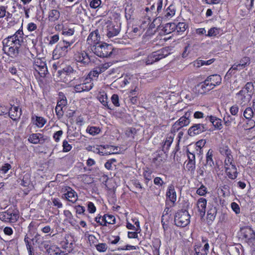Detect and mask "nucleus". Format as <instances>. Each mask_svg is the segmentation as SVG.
<instances>
[{
  "mask_svg": "<svg viewBox=\"0 0 255 255\" xmlns=\"http://www.w3.org/2000/svg\"><path fill=\"white\" fill-rule=\"evenodd\" d=\"M42 239L43 238L37 233L32 239H30V240L32 242L33 245H37L39 246Z\"/></svg>",
  "mask_w": 255,
  "mask_h": 255,
  "instance_id": "nucleus-42",
  "label": "nucleus"
},
{
  "mask_svg": "<svg viewBox=\"0 0 255 255\" xmlns=\"http://www.w3.org/2000/svg\"><path fill=\"white\" fill-rule=\"evenodd\" d=\"M45 66H46V64L45 62H43L40 59H37L34 61L33 68L35 70H39L40 68H41Z\"/></svg>",
  "mask_w": 255,
  "mask_h": 255,
  "instance_id": "nucleus-34",
  "label": "nucleus"
},
{
  "mask_svg": "<svg viewBox=\"0 0 255 255\" xmlns=\"http://www.w3.org/2000/svg\"><path fill=\"white\" fill-rule=\"evenodd\" d=\"M175 30V24L174 23H166L162 29V30L165 34L170 33Z\"/></svg>",
  "mask_w": 255,
  "mask_h": 255,
  "instance_id": "nucleus-27",
  "label": "nucleus"
},
{
  "mask_svg": "<svg viewBox=\"0 0 255 255\" xmlns=\"http://www.w3.org/2000/svg\"><path fill=\"white\" fill-rule=\"evenodd\" d=\"M113 104L116 107L120 106L119 96L117 94H114L111 97Z\"/></svg>",
  "mask_w": 255,
  "mask_h": 255,
  "instance_id": "nucleus-56",
  "label": "nucleus"
},
{
  "mask_svg": "<svg viewBox=\"0 0 255 255\" xmlns=\"http://www.w3.org/2000/svg\"><path fill=\"white\" fill-rule=\"evenodd\" d=\"M230 111L232 116H236L239 112V107L235 105L230 108Z\"/></svg>",
  "mask_w": 255,
  "mask_h": 255,
  "instance_id": "nucleus-61",
  "label": "nucleus"
},
{
  "mask_svg": "<svg viewBox=\"0 0 255 255\" xmlns=\"http://www.w3.org/2000/svg\"><path fill=\"white\" fill-rule=\"evenodd\" d=\"M111 64L110 63H105L104 64H102L97 67V71L98 73H103L105 70L108 69L110 66Z\"/></svg>",
  "mask_w": 255,
  "mask_h": 255,
  "instance_id": "nucleus-39",
  "label": "nucleus"
},
{
  "mask_svg": "<svg viewBox=\"0 0 255 255\" xmlns=\"http://www.w3.org/2000/svg\"><path fill=\"white\" fill-rule=\"evenodd\" d=\"M241 234L248 243H251L255 239V232L251 228L241 229Z\"/></svg>",
  "mask_w": 255,
  "mask_h": 255,
  "instance_id": "nucleus-10",
  "label": "nucleus"
},
{
  "mask_svg": "<svg viewBox=\"0 0 255 255\" xmlns=\"http://www.w3.org/2000/svg\"><path fill=\"white\" fill-rule=\"evenodd\" d=\"M217 211L216 207H212L207 212V219L213 221L215 218Z\"/></svg>",
  "mask_w": 255,
  "mask_h": 255,
  "instance_id": "nucleus-30",
  "label": "nucleus"
},
{
  "mask_svg": "<svg viewBox=\"0 0 255 255\" xmlns=\"http://www.w3.org/2000/svg\"><path fill=\"white\" fill-rule=\"evenodd\" d=\"M209 120L213 125V126L218 129L222 128L221 120L214 116H207L204 122H207Z\"/></svg>",
  "mask_w": 255,
  "mask_h": 255,
  "instance_id": "nucleus-15",
  "label": "nucleus"
},
{
  "mask_svg": "<svg viewBox=\"0 0 255 255\" xmlns=\"http://www.w3.org/2000/svg\"><path fill=\"white\" fill-rule=\"evenodd\" d=\"M92 50L100 57H108L112 56L114 49L111 45L102 43L93 46Z\"/></svg>",
  "mask_w": 255,
  "mask_h": 255,
  "instance_id": "nucleus-1",
  "label": "nucleus"
},
{
  "mask_svg": "<svg viewBox=\"0 0 255 255\" xmlns=\"http://www.w3.org/2000/svg\"><path fill=\"white\" fill-rule=\"evenodd\" d=\"M0 220L3 222L10 223L6 211L0 212Z\"/></svg>",
  "mask_w": 255,
  "mask_h": 255,
  "instance_id": "nucleus-50",
  "label": "nucleus"
},
{
  "mask_svg": "<svg viewBox=\"0 0 255 255\" xmlns=\"http://www.w3.org/2000/svg\"><path fill=\"white\" fill-rule=\"evenodd\" d=\"M13 37V36H10L7 38L3 39L2 41L3 46L11 47V46H12L13 44H14V45H18V46H20L21 43L19 42V40L16 41V39Z\"/></svg>",
  "mask_w": 255,
  "mask_h": 255,
  "instance_id": "nucleus-18",
  "label": "nucleus"
},
{
  "mask_svg": "<svg viewBox=\"0 0 255 255\" xmlns=\"http://www.w3.org/2000/svg\"><path fill=\"white\" fill-rule=\"evenodd\" d=\"M169 49V47H166L159 50L153 52L144 60L146 64H152L167 56L170 54Z\"/></svg>",
  "mask_w": 255,
  "mask_h": 255,
  "instance_id": "nucleus-2",
  "label": "nucleus"
},
{
  "mask_svg": "<svg viewBox=\"0 0 255 255\" xmlns=\"http://www.w3.org/2000/svg\"><path fill=\"white\" fill-rule=\"evenodd\" d=\"M177 122L179 124V125L182 128L189 125L190 121H187L183 118L182 117L177 121Z\"/></svg>",
  "mask_w": 255,
  "mask_h": 255,
  "instance_id": "nucleus-58",
  "label": "nucleus"
},
{
  "mask_svg": "<svg viewBox=\"0 0 255 255\" xmlns=\"http://www.w3.org/2000/svg\"><path fill=\"white\" fill-rule=\"evenodd\" d=\"M219 152L221 154L225 156L232 155L231 150L229 149L228 146L224 144H222L220 146Z\"/></svg>",
  "mask_w": 255,
  "mask_h": 255,
  "instance_id": "nucleus-25",
  "label": "nucleus"
},
{
  "mask_svg": "<svg viewBox=\"0 0 255 255\" xmlns=\"http://www.w3.org/2000/svg\"><path fill=\"white\" fill-rule=\"evenodd\" d=\"M63 131L62 130H60L56 131L54 133L53 137L56 142H58L59 141L60 137L63 134Z\"/></svg>",
  "mask_w": 255,
  "mask_h": 255,
  "instance_id": "nucleus-60",
  "label": "nucleus"
},
{
  "mask_svg": "<svg viewBox=\"0 0 255 255\" xmlns=\"http://www.w3.org/2000/svg\"><path fill=\"white\" fill-rule=\"evenodd\" d=\"M225 170L229 178L235 179L237 178L238 172L235 165H232L231 167L226 166Z\"/></svg>",
  "mask_w": 255,
  "mask_h": 255,
  "instance_id": "nucleus-17",
  "label": "nucleus"
},
{
  "mask_svg": "<svg viewBox=\"0 0 255 255\" xmlns=\"http://www.w3.org/2000/svg\"><path fill=\"white\" fill-rule=\"evenodd\" d=\"M195 255H207V253H206L204 250H201L200 247L195 248Z\"/></svg>",
  "mask_w": 255,
  "mask_h": 255,
  "instance_id": "nucleus-64",
  "label": "nucleus"
},
{
  "mask_svg": "<svg viewBox=\"0 0 255 255\" xmlns=\"http://www.w3.org/2000/svg\"><path fill=\"white\" fill-rule=\"evenodd\" d=\"M188 160L185 162L186 164V168L191 173H193L195 171V155L194 154L190 152L188 150H187Z\"/></svg>",
  "mask_w": 255,
  "mask_h": 255,
  "instance_id": "nucleus-8",
  "label": "nucleus"
},
{
  "mask_svg": "<svg viewBox=\"0 0 255 255\" xmlns=\"http://www.w3.org/2000/svg\"><path fill=\"white\" fill-rule=\"evenodd\" d=\"M207 130L208 127L206 123L195 124L188 129V133L190 136H193Z\"/></svg>",
  "mask_w": 255,
  "mask_h": 255,
  "instance_id": "nucleus-5",
  "label": "nucleus"
},
{
  "mask_svg": "<svg viewBox=\"0 0 255 255\" xmlns=\"http://www.w3.org/2000/svg\"><path fill=\"white\" fill-rule=\"evenodd\" d=\"M97 98L104 106L109 109L112 110L111 108L108 105V102L107 101L108 97L106 93H103V94H99L97 96Z\"/></svg>",
  "mask_w": 255,
  "mask_h": 255,
  "instance_id": "nucleus-21",
  "label": "nucleus"
},
{
  "mask_svg": "<svg viewBox=\"0 0 255 255\" xmlns=\"http://www.w3.org/2000/svg\"><path fill=\"white\" fill-rule=\"evenodd\" d=\"M221 77L218 74H215L208 76L204 81V83L206 86L215 87L217 85H219L221 83Z\"/></svg>",
  "mask_w": 255,
  "mask_h": 255,
  "instance_id": "nucleus-9",
  "label": "nucleus"
},
{
  "mask_svg": "<svg viewBox=\"0 0 255 255\" xmlns=\"http://www.w3.org/2000/svg\"><path fill=\"white\" fill-rule=\"evenodd\" d=\"M237 96L241 101V104L243 105H245L246 103L249 102L252 99L251 96H249L248 94H246V96L237 95Z\"/></svg>",
  "mask_w": 255,
  "mask_h": 255,
  "instance_id": "nucleus-36",
  "label": "nucleus"
},
{
  "mask_svg": "<svg viewBox=\"0 0 255 255\" xmlns=\"http://www.w3.org/2000/svg\"><path fill=\"white\" fill-rule=\"evenodd\" d=\"M233 158L232 155L226 156L225 159V168H226V166L231 167L232 165H234L233 163Z\"/></svg>",
  "mask_w": 255,
  "mask_h": 255,
  "instance_id": "nucleus-48",
  "label": "nucleus"
},
{
  "mask_svg": "<svg viewBox=\"0 0 255 255\" xmlns=\"http://www.w3.org/2000/svg\"><path fill=\"white\" fill-rule=\"evenodd\" d=\"M59 17V11L56 9H52L50 11L49 13L48 18L49 21L54 22L56 20H57Z\"/></svg>",
  "mask_w": 255,
  "mask_h": 255,
  "instance_id": "nucleus-24",
  "label": "nucleus"
},
{
  "mask_svg": "<svg viewBox=\"0 0 255 255\" xmlns=\"http://www.w3.org/2000/svg\"><path fill=\"white\" fill-rule=\"evenodd\" d=\"M55 112L58 119H60L63 116V108L61 107H58L56 106L55 108Z\"/></svg>",
  "mask_w": 255,
  "mask_h": 255,
  "instance_id": "nucleus-59",
  "label": "nucleus"
},
{
  "mask_svg": "<svg viewBox=\"0 0 255 255\" xmlns=\"http://www.w3.org/2000/svg\"><path fill=\"white\" fill-rule=\"evenodd\" d=\"M30 175L28 174H25L21 180V185L24 187H27L30 183Z\"/></svg>",
  "mask_w": 255,
  "mask_h": 255,
  "instance_id": "nucleus-43",
  "label": "nucleus"
},
{
  "mask_svg": "<svg viewBox=\"0 0 255 255\" xmlns=\"http://www.w3.org/2000/svg\"><path fill=\"white\" fill-rule=\"evenodd\" d=\"M46 138L41 133H32L28 137V141L33 144H42Z\"/></svg>",
  "mask_w": 255,
  "mask_h": 255,
  "instance_id": "nucleus-13",
  "label": "nucleus"
},
{
  "mask_svg": "<svg viewBox=\"0 0 255 255\" xmlns=\"http://www.w3.org/2000/svg\"><path fill=\"white\" fill-rule=\"evenodd\" d=\"M119 32L120 30L118 28L116 29L113 28L107 32V36L109 37H114L116 35H117L119 34Z\"/></svg>",
  "mask_w": 255,
  "mask_h": 255,
  "instance_id": "nucleus-53",
  "label": "nucleus"
},
{
  "mask_svg": "<svg viewBox=\"0 0 255 255\" xmlns=\"http://www.w3.org/2000/svg\"><path fill=\"white\" fill-rule=\"evenodd\" d=\"M62 30V34L63 35H65L66 36L72 35L75 32L74 28L65 27H63Z\"/></svg>",
  "mask_w": 255,
  "mask_h": 255,
  "instance_id": "nucleus-41",
  "label": "nucleus"
},
{
  "mask_svg": "<svg viewBox=\"0 0 255 255\" xmlns=\"http://www.w3.org/2000/svg\"><path fill=\"white\" fill-rule=\"evenodd\" d=\"M59 39V35L58 34H55L50 37L49 44L50 45H53L56 43Z\"/></svg>",
  "mask_w": 255,
  "mask_h": 255,
  "instance_id": "nucleus-63",
  "label": "nucleus"
},
{
  "mask_svg": "<svg viewBox=\"0 0 255 255\" xmlns=\"http://www.w3.org/2000/svg\"><path fill=\"white\" fill-rule=\"evenodd\" d=\"M213 151L211 149L209 150L206 154V166H209L210 167H212L214 165V161L213 160Z\"/></svg>",
  "mask_w": 255,
  "mask_h": 255,
  "instance_id": "nucleus-28",
  "label": "nucleus"
},
{
  "mask_svg": "<svg viewBox=\"0 0 255 255\" xmlns=\"http://www.w3.org/2000/svg\"><path fill=\"white\" fill-rule=\"evenodd\" d=\"M207 188L204 185H202L201 187L197 190L196 193L200 196H204L207 193Z\"/></svg>",
  "mask_w": 255,
  "mask_h": 255,
  "instance_id": "nucleus-57",
  "label": "nucleus"
},
{
  "mask_svg": "<svg viewBox=\"0 0 255 255\" xmlns=\"http://www.w3.org/2000/svg\"><path fill=\"white\" fill-rule=\"evenodd\" d=\"M96 249L100 252L106 251L108 247L105 243H100L96 246Z\"/></svg>",
  "mask_w": 255,
  "mask_h": 255,
  "instance_id": "nucleus-51",
  "label": "nucleus"
},
{
  "mask_svg": "<svg viewBox=\"0 0 255 255\" xmlns=\"http://www.w3.org/2000/svg\"><path fill=\"white\" fill-rule=\"evenodd\" d=\"M173 138L171 136L167 137L163 146V149H165L168 150L171 143H172Z\"/></svg>",
  "mask_w": 255,
  "mask_h": 255,
  "instance_id": "nucleus-45",
  "label": "nucleus"
},
{
  "mask_svg": "<svg viewBox=\"0 0 255 255\" xmlns=\"http://www.w3.org/2000/svg\"><path fill=\"white\" fill-rule=\"evenodd\" d=\"M171 211L169 207H166L164 210L163 211L161 219H165L166 221H168V219L169 218L168 214Z\"/></svg>",
  "mask_w": 255,
  "mask_h": 255,
  "instance_id": "nucleus-54",
  "label": "nucleus"
},
{
  "mask_svg": "<svg viewBox=\"0 0 255 255\" xmlns=\"http://www.w3.org/2000/svg\"><path fill=\"white\" fill-rule=\"evenodd\" d=\"M46 123V120L42 117L35 116V125L38 128H42Z\"/></svg>",
  "mask_w": 255,
  "mask_h": 255,
  "instance_id": "nucleus-37",
  "label": "nucleus"
},
{
  "mask_svg": "<svg viewBox=\"0 0 255 255\" xmlns=\"http://www.w3.org/2000/svg\"><path fill=\"white\" fill-rule=\"evenodd\" d=\"M250 61L249 57H244L240 61L238 65L241 67V69H243L250 64Z\"/></svg>",
  "mask_w": 255,
  "mask_h": 255,
  "instance_id": "nucleus-33",
  "label": "nucleus"
},
{
  "mask_svg": "<svg viewBox=\"0 0 255 255\" xmlns=\"http://www.w3.org/2000/svg\"><path fill=\"white\" fill-rule=\"evenodd\" d=\"M38 72L39 75L41 77H44L48 73L47 66H44L42 68H40L39 70H35Z\"/></svg>",
  "mask_w": 255,
  "mask_h": 255,
  "instance_id": "nucleus-49",
  "label": "nucleus"
},
{
  "mask_svg": "<svg viewBox=\"0 0 255 255\" xmlns=\"http://www.w3.org/2000/svg\"><path fill=\"white\" fill-rule=\"evenodd\" d=\"M74 42V40H71L70 41L64 40L60 42L53 50L54 56H56V58L65 56L68 51L69 47Z\"/></svg>",
  "mask_w": 255,
  "mask_h": 255,
  "instance_id": "nucleus-4",
  "label": "nucleus"
},
{
  "mask_svg": "<svg viewBox=\"0 0 255 255\" xmlns=\"http://www.w3.org/2000/svg\"><path fill=\"white\" fill-rule=\"evenodd\" d=\"M62 191L65 192L62 195V198L65 199L69 202L74 203L77 199L76 192L69 186L62 188Z\"/></svg>",
  "mask_w": 255,
  "mask_h": 255,
  "instance_id": "nucleus-7",
  "label": "nucleus"
},
{
  "mask_svg": "<svg viewBox=\"0 0 255 255\" xmlns=\"http://www.w3.org/2000/svg\"><path fill=\"white\" fill-rule=\"evenodd\" d=\"M175 14V10L172 5H170L165 12V17L168 18Z\"/></svg>",
  "mask_w": 255,
  "mask_h": 255,
  "instance_id": "nucleus-44",
  "label": "nucleus"
},
{
  "mask_svg": "<svg viewBox=\"0 0 255 255\" xmlns=\"http://www.w3.org/2000/svg\"><path fill=\"white\" fill-rule=\"evenodd\" d=\"M93 88V84L85 83L83 84H76L74 88L76 92H82L83 91H88Z\"/></svg>",
  "mask_w": 255,
  "mask_h": 255,
  "instance_id": "nucleus-16",
  "label": "nucleus"
},
{
  "mask_svg": "<svg viewBox=\"0 0 255 255\" xmlns=\"http://www.w3.org/2000/svg\"><path fill=\"white\" fill-rule=\"evenodd\" d=\"M187 28V25L184 22H179L177 25L175 24V30L177 32H184Z\"/></svg>",
  "mask_w": 255,
  "mask_h": 255,
  "instance_id": "nucleus-35",
  "label": "nucleus"
},
{
  "mask_svg": "<svg viewBox=\"0 0 255 255\" xmlns=\"http://www.w3.org/2000/svg\"><path fill=\"white\" fill-rule=\"evenodd\" d=\"M19 46L18 45H15L9 47L8 51L9 55H10L11 57L16 56L19 53Z\"/></svg>",
  "mask_w": 255,
  "mask_h": 255,
  "instance_id": "nucleus-29",
  "label": "nucleus"
},
{
  "mask_svg": "<svg viewBox=\"0 0 255 255\" xmlns=\"http://www.w3.org/2000/svg\"><path fill=\"white\" fill-rule=\"evenodd\" d=\"M136 129L134 128H130L126 131V134L128 137H134L133 135L136 133Z\"/></svg>",
  "mask_w": 255,
  "mask_h": 255,
  "instance_id": "nucleus-62",
  "label": "nucleus"
},
{
  "mask_svg": "<svg viewBox=\"0 0 255 255\" xmlns=\"http://www.w3.org/2000/svg\"><path fill=\"white\" fill-rule=\"evenodd\" d=\"M8 214L10 223H14L19 218L18 211L12 208H9L6 211Z\"/></svg>",
  "mask_w": 255,
  "mask_h": 255,
  "instance_id": "nucleus-19",
  "label": "nucleus"
},
{
  "mask_svg": "<svg viewBox=\"0 0 255 255\" xmlns=\"http://www.w3.org/2000/svg\"><path fill=\"white\" fill-rule=\"evenodd\" d=\"M101 4V0H93L90 3V6L93 8H98Z\"/></svg>",
  "mask_w": 255,
  "mask_h": 255,
  "instance_id": "nucleus-55",
  "label": "nucleus"
},
{
  "mask_svg": "<svg viewBox=\"0 0 255 255\" xmlns=\"http://www.w3.org/2000/svg\"><path fill=\"white\" fill-rule=\"evenodd\" d=\"M74 58L77 62L84 66H88L91 63L90 58L85 51L76 52L74 55Z\"/></svg>",
  "mask_w": 255,
  "mask_h": 255,
  "instance_id": "nucleus-6",
  "label": "nucleus"
},
{
  "mask_svg": "<svg viewBox=\"0 0 255 255\" xmlns=\"http://www.w3.org/2000/svg\"><path fill=\"white\" fill-rule=\"evenodd\" d=\"M166 196L173 204L176 200V193L174 189V187L170 185L168 187V191L166 192Z\"/></svg>",
  "mask_w": 255,
  "mask_h": 255,
  "instance_id": "nucleus-20",
  "label": "nucleus"
},
{
  "mask_svg": "<svg viewBox=\"0 0 255 255\" xmlns=\"http://www.w3.org/2000/svg\"><path fill=\"white\" fill-rule=\"evenodd\" d=\"M254 88L253 84L252 82H248L243 89L246 91H247L249 93L251 94L252 95L253 94Z\"/></svg>",
  "mask_w": 255,
  "mask_h": 255,
  "instance_id": "nucleus-46",
  "label": "nucleus"
},
{
  "mask_svg": "<svg viewBox=\"0 0 255 255\" xmlns=\"http://www.w3.org/2000/svg\"><path fill=\"white\" fill-rule=\"evenodd\" d=\"M100 129L96 127H91L88 128L87 131L90 134L95 135L99 133L100 131Z\"/></svg>",
  "mask_w": 255,
  "mask_h": 255,
  "instance_id": "nucleus-40",
  "label": "nucleus"
},
{
  "mask_svg": "<svg viewBox=\"0 0 255 255\" xmlns=\"http://www.w3.org/2000/svg\"><path fill=\"white\" fill-rule=\"evenodd\" d=\"M254 111L252 108H247L244 112V117L248 120H251L254 115Z\"/></svg>",
  "mask_w": 255,
  "mask_h": 255,
  "instance_id": "nucleus-31",
  "label": "nucleus"
},
{
  "mask_svg": "<svg viewBox=\"0 0 255 255\" xmlns=\"http://www.w3.org/2000/svg\"><path fill=\"white\" fill-rule=\"evenodd\" d=\"M100 40V36L98 30L92 31L89 35L87 41L88 44L92 45H97L100 44L99 41Z\"/></svg>",
  "mask_w": 255,
  "mask_h": 255,
  "instance_id": "nucleus-11",
  "label": "nucleus"
},
{
  "mask_svg": "<svg viewBox=\"0 0 255 255\" xmlns=\"http://www.w3.org/2000/svg\"><path fill=\"white\" fill-rule=\"evenodd\" d=\"M59 96H62V98L58 101L57 106L63 108L67 105V100L62 93H59Z\"/></svg>",
  "mask_w": 255,
  "mask_h": 255,
  "instance_id": "nucleus-38",
  "label": "nucleus"
},
{
  "mask_svg": "<svg viewBox=\"0 0 255 255\" xmlns=\"http://www.w3.org/2000/svg\"><path fill=\"white\" fill-rule=\"evenodd\" d=\"M190 216L186 210L177 212L174 216L175 224L178 227H185L190 223Z\"/></svg>",
  "mask_w": 255,
  "mask_h": 255,
  "instance_id": "nucleus-3",
  "label": "nucleus"
},
{
  "mask_svg": "<svg viewBox=\"0 0 255 255\" xmlns=\"http://www.w3.org/2000/svg\"><path fill=\"white\" fill-rule=\"evenodd\" d=\"M220 31L221 30L219 28L212 27L209 30L208 34H205V35L209 37L216 36L220 34Z\"/></svg>",
  "mask_w": 255,
  "mask_h": 255,
  "instance_id": "nucleus-32",
  "label": "nucleus"
},
{
  "mask_svg": "<svg viewBox=\"0 0 255 255\" xmlns=\"http://www.w3.org/2000/svg\"><path fill=\"white\" fill-rule=\"evenodd\" d=\"M18 107L16 106H12L9 109H8L9 117L13 121L19 119L21 115V110L20 109L18 111Z\"/></svg>",
  "mask_w": 255,
  "mask_h": 255,
  "instance_id": "nucleus-12",
  "label": "nucleus"
},
{
  "mask_svg": "<svg viewBox=\"0 0 255 255\" xmlns=\"http://www.w3.org/2000/svg\"><path fill=\"white\" fill-rule=\"evenodd\" d=\"M62 146L63 147V152H68L69 151L72 149V146L71 144H70L68 142L64 140L63 141V145Z\"/></svg>",
  "mask_w": 255,
  "mask_h": 255,
  "instance_id": "nucleus-52",
  "label": "nucleus"
},
{
  "mask_svg": "<svg viewBox=\"0 0 255 255\" xmlns=\"http://www.w3.org/2000/svg\"><path fill=\"white\" fill-rule=\"evenodd\" d=\"M102 220L104 222L103 226H107V223L114 224L116 223L115 217L111 215H105L102 217Z\"/></svg>",
  "mask_w": 255,
  "mask_h": 255,
  "instance_id": "nucleus-22",
  "label": "nucleus"
},
{
  "mask_svg": "<svg viewBox=\"0 0 255 255\" xmlns=\"http://www.w3.org/2000/svg\"><path fill=\"white\" fill-rule=\"evenodd\" d=\"M198 86H200L201 87V88L202 89V90H203L202 92H201V93H205L206 92L209 91L210 90L213 89L214 88V87H213V86L210 87V86H208V85L206 86L205 85V83H204V81L200 83L198 85Z\"/></svg>",
  "mask_w": 255,
  "mask_h": 255,
  "instance_id": "nucleus-47",
  "label": "nucleus"
},
{
  "mask_svg": "<svg viewBox=\"0 0 255 255\" xmlns=\"http://www.w3.org/2000/svg\"><path fill=\"white\" fill-rule=\"evenodd\" d=\"M223 120L224 121V124L226 127H230L232 124L236 125L237 124L235 118L230 115L225 116Z\"/></svg>",
  "mask_w": 255,
  "mask_h": 255,
  "instance_id": "nucleus-23",
  "label": "nucleus"
},
{
  "mask_svg": "<svg viewBox=\"0 0 255 255\" xmlns=\"http://www.w3.org/2000/svg\"><path fill=\"white\" fill-rule=\"evenodd\" d=\"M206 205L207 200L204 198H200L197 201V208H198V211L200 213V215L202 218H203L205 215Z\"/></svg>",
  "mask_w": 255,
  "mask_h": 255,
  "instance_id": "nucleus-14",
  "label": "nucleus"
},
{
  "mask_svg": "<svg viewBox=\"0 0 255 255\" xmlns=\"http://www.w3.org/2000/svg\"><path fill=\"white\" fill-rule=\"evenodd\" d=\"M39 248L41 249H46L48 253H50L52 251V249L50 247V241H43V239L40 242V244L38 246Z\"/></svg>",
  "mask_w": 255,
  "mask_h": 255,
  "instance_id": "nucleus-26",
  "label": "nucleus"
}]
</instances>
